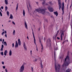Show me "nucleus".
Here are the masks:
<instances>
[{"instance_id":"obj_1","label":"nucleus","mask_w":72,"mask_h":72,"mask_svg":"<svg viewBox=\"0 0 72 72\" xmlns=\"http://www.w3.org/2000/svg\"><path fill=\"white\" fill-rule=\"evenodd\" d=\"M69 52L68 51L67 54V55L65 59V62L64 63V64L62 65V67L64 68L65 66H68V64L70 63L69 62Z\"/></svg>"},{"instance_id":"obj_2","label":"nucleus","mask_w":72,"mask_h":72,"mask_svg":"<svg viewBox=\"0 0 72 72\" xmlns=\"http://www.w3.org/2000/svg\"><path fill=\"white\" fill-rule=\"evenodd\" d=\"M46 9H41V8H39L38 9H35V10H34V12L35 13L36 12H41L42 14H44L45 13V10Z\"/></svg>"},{"instance_id":"obj_3","label":"nucleus","mask_w":72,"mask_h":72,"mask_svg":"<svg viewBox=\"0 0 72 72\" xmlns=\"http://www.w3.org/2000/svg\"><path fill=\"white\" fill-rule=\"evenodd\" d=\"M55 67L56 72H60L59 70H60V65L58 64V66H57L56 64H55Z\"/></svg>"},{"instance_id":"obj_4","label":"nucleus","mask_w":72,"mask_h":72,"mask_svg":"<svg viewBox=\"0 0 72 72\" xmlns=\"http://www.w3.org/2000/svg\"><path fill=\"white\" fill-rule=\"evenodd\" d=\"M25 63H24L21 66L20 69V72H23L24 69V65Z\"/></svg>"},{"instance_id":"obj_5","label":"nucleus","mask_w":72,"mask_h":72,"mask_svg":"<svg viewBox=\"0 0 72 72\" xmlns=\"http://www.w3.org/2000/svg\"><path fill=\"white\" fill-rule=\"evenodd\" d=\"M33 31V37L34 38V43L35 44L36 46V50L37 51H38V48H37V45H36V40H35V36L34 35V34L33 33V30H32Z\"/></svg>"},{"instance_id":"obj_6","label":"nucleus","mask_w":72,"mask_h":72,"mask_svg":"<svg viewBox=\"0 0 72 72\" xmlns=\"http://www.w3.org/2000/svg\"><path fill=\"white\" fill-rule=\"evenodd\" d=\"M23 47L24 50L26 51H27V46H26V43H25V42H23Z\"/></svg>"},{"instance_id":"obj_7","label":"nucleus","mask_w":72,"mask_h":72,"mask_svg":"<svg viewBox=\"0 0 72 72\" xmlns=\"http://www.w3.org/2000/svg\"><path fill=\"white\" fill-rule=\"evenodd\" d=\"M58 6H59V10H60L61 8V2H60V0H58Z\"/></svg>"},{"instance_id":"obj_8","label":"nucleus","mask_w":72,"mask_h":72,"mask_svg":"<svg viewBox=\"0 0 72 72\" xmlns=\"http://www.w3.org/2000/svg\"><path fill=\"white\" fill-rule=\"evenodd\" d=\"M48 10L50 12H52L54 11V10L53 9V8L52 7H48Z\"/></svg>"},{"instance_id":"obj_9","label":"nucleus","mask_w":72,"mask_h":72,"mask_svg":"<svg viewBox=\"0 0 72 72\" xmlns=\"http://www.w3.org/2000/svg\"><path fill=\"white\" fill-rule=\"evenodd\" d=\"M24 24H25V27L26 28V29H28V27H27V23H26V22H24Z\"/></svg>"},{"instance_id":"obj_10","label":"nucleus","mask_w":72,"mask_h":72,"mask_svg":"<svg viewBox=\"0 0 72 72\" xmlns=\"http://www.w3.org/2000/svg\"><path fill=\"white\" fill-rule=\"evenodd\" d=\"M18 44L19 46H21V42L20 39H18Z\"/></svg>"},{"instance_id":"obj_11","label":"nucleus","mask_w":72,"mask_h":72,"mask_svg":"<svg viewBox=\"0 0 72 72\" xmlns=\"http://www.w3.org/2000/svg\"><path fill=\"white\" fill-rule=\"evenodd\" d=\"M64 36V33L63 32H62L61 33V40H62V37L63 36Z\"/></svg>"},{"instance_id":"obj_12","label":"nucleus","mask_w":72,"mask_h":72,"mask_svg":"<svg viewBox=\"0 0 72 72\" xmlns=\"http://www.w3.org/2000/svg\"><path fill=\"white\" fill-rule=\"evenodd\" d=\"M18 43L17 42V41H16V44H15V48H17V47H18Z\"/></svg>"},{"instance_id":"obj_13","label":"nucleus","mask_w":72,"mask_h":72,"mask_svg":"<svg viewBox=\"0 0 72 72\" xmlns=\"http://www.w3.org/2000/svg\"><path fill=\"white\" fill-rule=\"evenodd\" d=\"M3 48H4V45H3V44H2L1 49H0V51H3Z\"/></svg>"},{"instance_id":"obj_14","label":"nucleus","mask_w":72,"mask_h":72,"mask_svg":"<svg viewBox=\"0 0 72 72\" xmlns=\"http://www.w3.org/2000/svg\"><path fill=\"white\" fill-rule=\"evenodd\" d=\"M7 53L8 52L7 51V50H6L4 52V55L6 56V54H7Z\"/></svg>"},{"instance_id":"obj_15","label":"nucleus","mask_w":72,"mask_h":72,"mask_svg":"<svg viewBox=\"0 0 72 72\" xmlns=\"http://www.w3.org/2000/svg\"><path fill=\"white\" fill-rule=\"evenodd\" d=\"M9 18L10 19H13V15L12 14H11L10 15V16Z\"/></svg>"},{"instance_id":"obj_16","label":"nucleus","mask_w":72,"mask_h":72,"mask_svg":"<svg viewBox=\"0 0 72 72\" xmlns=\"http://www.w3.org/2000/svg\"><path fill=\"white\" fill-rule=\"evenodd\" d=\"M40 42L41 44V46H42V50H43L44 49V48H43V45H42V44H41V40H40Z\"/></svg>"},{"instance_id":"obj_17","label":"nucleus","mask_w":72,"mask_h":72,"mask_svg":"<svg viewBox=\"0 0 72 72\" xmlns=\"http://www.w3.org/2000/svg\"><path fill=\"white\" fill-rule=\"evenodd\" d=\"M9 54L10 56H11V55H12V50H10V51H9Z\"/></svg>"},{"instance_id":"obj_18","label":"nucleus","mask_w":72,"mask_h":72,"mask_svg":"<svg viewBox=\"0 0 72 72\" xmlns=\"http://www.w3.org/2000/svg\"><path fill=\"white\" fill-rule=\"evenodd\" d=\"M54 13L55 15H56V17L58 16V12H54Z\"/></svg>"},{"instance_id":"obj_19","label":"nucleus","mask_w":72,"mask_h":72,"mask_svg":"<svg viewBox=\"0 0 72 72\" xmlns=\"http://www.w3.org/2000/svg\"><path fill=\"white\" fill-rule=\"evenodd\" d=\"M62 9H64V3H63L62 4Z\"/></svg>"},{"instance_id":"obj_20","label":"nucleus","mask_w":72,"mask_h":72,"mask_svg":"<svg viewBox=\"0 0 72 72\" xmlns=\"http://www.w3.org/2000/svg\"><path fill=\"white\" fill-rule=\"evenodd\" d=\"M25 11L24 10H23V14L24 17L25 16Z\"/></svg>"},{"instance_id":"obj_21","label":"nucleus","mask_w":72,"mask_h":72,"mask_svg":"<svg viewBox=\"0 0 72 72\" xmlns=\"http://www.w3.org/2000/svg\"><path fill=\"white\" fill-rule=\"evenodd\" d=\"M5 3L6 5H8V0H4Z\"/></svg>"},{"instance_id":"obj_22","label":"nucleus","mask_w":72,"mask_h":72,"mask_svg":"<svg viewBox=\"0 0 72 72\" xmlns=\"http://www.w3.org/2000/svg\"><path fill=\"white\" fill-rule=\"evenodd\" d=\"M1 55H2V56H3L4 55V53H3V52H2L0 53Z\"/></svg>"},{"instance_id":"obj_23","label":"nucleus","mask_w":72,"mask_h":72,"mask_svg":"<svg viewBox=\"0 0 72 72\" xmlns=\"http://www.w3.org/2000/svg\"><path fill=\"white\" fill-rule=\"evenodd\" d=\"M18 3H17V7L16 8V11H17V9H18Z\"/></svg>"},{"instance_id":"obj_24","label":"nucleus","mask_w":72,"mask_h":72,"mask_svg":"<svg viewBox=\"0 0 72 72\" xmlns=\"http://www.w3.org/2000/svg\"><path fill=\"white\" fill-rule=\"evenodd\" d=\"M7 10H8V7L6 6L5 7V11H7Z\"/></svg>"},{"instance_id":"obj_25","label":"nucleus","mask_w":72,"mask_h":72,"mask_svg":"<svg viewBox=\"0 0 72 72\" xmlns=\"http://www.w3.org/2000/svg\"><path fill=\"white\" fill-rule=\"evenodd\" d=\"M48 42H50V43H51V40H50V39H49L48 40Z\"/></svg>"},{"instance_id":"obj_26","label":"nucleus","mask_w":72,"mask_h":72,"mask_svg":"<svg viewBox=\"0 0 72 72\" xmlns=\"http://www.w3.org/2000/svg\"><path fill=\"white\" fill-rule=\"evenodd\" d=\"M7 14L8 16H9V11H7Z\"/></svg>"},{"instance_id":"obj_27","label":"nucleus","mask_w":72,"mask_h":72,"mask_svg":"<svg viewBox=\"0 0 72 72\" xmlns=\"http://www.w3.org/2000/svg\"><path fill=\"white\" fill-rule=\"evenodd\" d=\"M40 0L41 1V0ZM43 0V1H43V3H42V4L43 5H44V4L45 3V0Z\"/></svg>"},{"instance_id":"obj_28","label":"nucleus","mask_w":72,"mask_h":72,"mask_svg":"<svg viewBox=\"0 0 72 72\" xmlns=\"http://www.w3.org/2000/svg\"><path fill=\"white\" fill-rule=\"evenodd\" d=\"M62 9V15H63V14H64V9Z\"/></svg>"},{"instance_id":"obj_29","label":"nucleus","mask_w":72,"mask_h":72,"mask_svg":"<svg viewBox=\"0 0 72 72\" xmlns=\"http://www.w3.org/2000/svg\"><path fill=\"white\" fill-rule=\"evenodd\" d=\"M42 63H40V65L41 68H43V66L42 65Z\"/></svg>"},{"instance_id":"obj_30","label":"nucleus","mask_w":72,"mask_h":72,"mask_svg":"<svg viewBox=\"0 0 72 72\" xmlns=\"http://www.w3.org/2000/svg\"><path fill=\"white\" fill-rule=\"evenodd\" d=\"M59 31H58L57 32V34L56 35V37H57V35H58V33H59Z\"/></svg>"},{"instance_id":"obj_31","label":"nucleus","mask_w":72,"mask_h":72,"mask_svg":"<svg viewBox=\"0 0 72 72\" xmlns=\"http://www.w3.org/2000/svg\"><path fill=\"white\" fill-rule=\"evenodd\" d=\"M0 15L1 16V17H2L3 16V15H2V13H1V12L0 11Z\"/></svg>"},{"instance_id":"obj_32","label":"nucleus","mask_w":72,"mask_h":72,"mask_svg":"<svg viewBox=\"0 0 72 72\" xmlns=\"http://www.w3.org/2000/svg\"><path fill=\"white\" fill-rule=\"evenodd\" d=\"M15 30H14L13 32V35H15Z\"/></svg>"},{"instance_id":"obj_33","label":"nucleus","mask_w":72,"mask_h":72,"mask_svg":"<svg viewBox=\"0 0 72 72\" xmlns=\"http://www.w3.org/2000/svg\"><path fill=\"white\" fill-rule=\"evenodd\" d=\"M54 58H55V52H54Z\"/></svg>"},{"instance_id":"obj_34","label":"nucleus","mask_w":72,"mask_h":72,"mask_svg":"<svg viewBox=\"0 0 72 72\" xmlns=\"http://www.w3.org/2000/svg\"><path fill=\"white\" fill-rule=\"evenodd\" d=\"M4 44H5V46H7V44L6 43V42H4Z\"/></svg>"},{"instance_id":"obj_35","label":"nucleus","mask_w":72,"mask_h":72,"mask_svg":"<svg viewBox=\"0 0 72 72\" xmlns=\"http://www.w3.org/2000/svg\"><path fill=\"white\" fill-rule=\"evenodd\" d=\"M12 48H14V43H13L12 44Z\"/></svg>"},{"instance_id":"obj_36","label":"nucleus","mask_w":72,"mask_h":72,"mask_svg":"<svg viewBox=\"0 0 72 72\" xmlns=\"http://www.w3.org/2000/svg\"><path fill=\"white\" fill-rule=\"evenodd\" d=\"M28 3H27V6L28 10V11H29V8H28Z\"/></svg>"},{"instance_id":"obj_37","label":"nucleus","mask_w":72,"mask_h":72,"mask_svg":"<svg viewBox=\"0 0 72 72\" xmlns=\"http://www.w3.org/2000/svg\"><path fill=\"white\" fill-rule=\"evenodd\" d=\"M12 24H14V25H15V22H14L13 21H12Z\"/></svg>"},{"instance_id":"obj_38","label":"nucleus","mask_w":72,"mask_h":72,"mask_svg":"<svg viewBox=\"0 0 72 72\" xmlns=\"http://www.w3.org/2000/svg\"><path fill=\"white\" fill-rule=\"evenodd\" d=\"M5 33V32H3L2 33V35H4V34Z\"/></svg>"},{"instance_id":"obj_39","label":"nucleus","mask_w":72,"mask_h":72,"mask_svg":"<svg viewBox=\"0 0 72 72\" xmlns=\"http://www.w3.org/2000/svg\"><path fill=\"white\" fill-rule=\"evenodd\" d=\"M28 5L29 6V7L30 8H31V6H30V3H28Z\"/></svg>"},{"instance_id":"obj_40","label":"nucleus","mask_w":72,"mask_h":72,"mask_svg":"<svg viewBox=\"0 0 72 72\" xmlns=\"http://www.w3.org/2000/svg\"><path fill=\"white\" fill-rule=\"evenodd\" d=\"M5 71L6 72H8V70H7V69H6V68L5 69Z\"/></svg>"},{"instance_id":"obj_41","label":"nucleus","mask_w":72,"mask_h":72,"mask_svg":"<svg viewBox=\"0 0 72 72\" xmlns=\"http://www.w3.org/2000/svg\"><path fill=\"white\" fill-rule=\"evenodd\" d=\"M2 64L3 65L4 64V62L3 61L2 62Z\"/></svg>"},{"instance_id":"obj_42","label":"nucleus","mask_w":72,"mask_h":72,"mask_svg":"<svg viewBox=\"0 0 72 72\" xmlns=\"http://www.w3.org/2000/svg\"><path fill=\"white\" fill-rule=\"evenodd\" d=\"M31 68H32V72H33V68L32 67H31Z\"/></svg>"},{"instance_id":"obj_43","label":"nucleus","mask_w":72,"mask_h":72,"mask_svg":"<svg viewBox=\"0 0 72 72\" xmlns=\"http://www.w3.org/2000/svg\"><path fill=\"white\" fill-rule=\"evenodd\" d=\"M3 69H5V66H3Z\"/></svg>"},{"instance_id":"obj_44","label":"nucleus","mask_w":72,"mask_h":72,"mask_svg":"<svg viewBox=\"0 0 72 72\" xmlns=\"http://www.w3.org/2000/svg\"><path fill=\"white\" fill-rule=\"evenodd\" d=\"M37 60L36 59H35L34 60V62H36Z\"/></svg>"},{"instance_id":"obj_45","label":"nucleus","mask_w":72,"mask_h":72,"mask_svg":"<svg viewBox=\"0 0 72 72\" xmlns=\"http://www.w3.org/2000/svg\"><path fill=\"white\" fill-rule=\"evenodd\" d=\"M1 9H4V7L3 6H2L1 7Z\"/></svg>"},{"instance_id":"obj_46","label":"nucleus","mask_w":72,"mask_h":72,"mask_svg":"<svg viewBox=\"0 0 72 72\" xmlns=\"http://www.w3.org/2000/svg\"><path fill=\"white\" fill-rule=\"evenodd\" d=\"M49 4H50V5H51V1L50 2H49Z\"/></svg>"},{"instance_id":"obj_47","label":"nucleus","mask_w":72,"mask_h":72,"mask_svg":"<svg viewBox=\"0 0 72 72\" xmlns=\"http://www.w3.org/2000/svg\"><path fill=\"white\" fill-rule=\"evenodd\" d=\"M5 37H7V35H6V34L5 35Z\"/></svg>"},{"instance_id":"obj_48","label":"nucleus","mask_w":72,"mask_h":72,"mask_svg":"<svg viewBox=\"0 0 72 72\" xmlns=\"http://www.w3.org/2000/svg\"><path fill=\"white\" fill-rule=\"evenodd\" d=\"M4 33H5L6 34V31H5V30L4 31Z\"/></svg>"},{"instance_id":"obj_49","label":"nucleus","mask_w":72,"mask_h":72,"mask_svg":"<svg viewBox=\"0 0 72 72\" xmlns=\"http://www.w3.org/2000/svg\"><path fill=\"white\" fill-rule=\"evenodd\" d=\"M30 54L31 55H32V50L30 51Z\"/></svg>"},{"instance_id":"obj_50","label":"nucleus","mask_w":72,"mask_h":72,"mask_svg":"<svg viewBox=\"0 0 72 72\" xmlns=\"http://www.w3.org/2000/svg\"><path fill=\"white\" fill-rule=\"evenodd\" d=\"M0 41L1 42L2 41V39L1 38L0 39Z\"/></svg>"},{"instance_id":"obj_51","label":"nucleus","mask_w":72,"mask_h":72,"mask_svg":"<svg viewBox=\"0 0 72 72\" xmlns=\"http://www.w3.org/2000/svg\"><path fill=\"white\" fill-rule=\"evenodd\" d=\"M27 39H28V40H29V38H28V36H27Z\"/></svg>"},{"instance_id":"obj_52","label":"nucleus","mask_w":72,"mask_h":72,"mask_svg":"<svg viewBox=\"0 0 72 72\" xmlns=\"http://www.w3.org/2000/svg\"><path fill=\"white\" fill-rule=\"evenodd\" d=\"M4 39H3V41H2V42H4Z\"/></svg>"},{"instance_id":"obj_53","label":"nucleus","mask_w":72,"mask_h":72,"mask_svg":"<svg viewBox=\"0 0 72 72\" xmlns=\"http://www.w3.org/2000/svg\"><path fill=\"white\" fill-rule=\"evenodd\" d=\"M57 39H58V40H59V39H60V38H59L58 37H57Z\"/></svg>"},{"instance_id":"obj_54","label":"nucleus","mask_w":72,"mask_h":72,"mask_svg":"<svg viewBox=\"0 0 72 72\" xmlns=\"http://www.w3.org/2000/svg\"><path fill=\"white\" fill-rule=\"evenodd\" d=\"M5 42H4V44H3V45H5Z\"/></svg>"},{"instance_id":"obj_55","label":"nucleus","mask_w":72,"mask_h":72,"mask_svg":"<svg viewBox=\"0 0 72 72\" xmlns=\"http://www.w3.org/2000/svg\"><path fill=\"white\" fill-rule=\"evenodd\" d=\"M11 22V21L10 20L8 21V22Z\"/></svg>"},{"instance_id":"obj_56","label":"nucleus","mask_w":72,"mask_h":72,"mask_svg":"<svg viewBox=\"0 0 72 72\" xmlns=\"http://www.w3.org/2000/svg\"><path fill=\"white\" fill-rule=\"evenodd\" d=\"M71 26H72V23H71Z\"/></svg>"},{"instance_id":"obj_57","label":"nucleus","mask_w":72,"mask_h":72,"mask_svg":"<svg viewBox=\"0 0 72 72\" xmlns=\"http://www.w3.org/2000/svg\"><path fill=\"white\" fill-rule=\"evenodd\" d=\"M1 12H3V11H2V10H1Z\"/></svg>"},{"instance_id":"obj_58","label":"nucleus","mask_w":72,"mask_h":72,"mask_svg":"<svg viewBox=\"0 0 72 72\" xmlns=\"http://www.w3.org/2000/svg\"><path fill=\"white\" fill-rule=\"evenodd\" d=\"M36 3L37 4H38V2H37Z\"/></svg>"},{"instance_id":"obj_59","label":"nucleus","mask_w":72,"mask_h":72,"mask_svg":"<svg viewBox=\"0 0 72 72\" xmlns=\"http://www.w3.org/2000/svg\"><path fill=\"white\" fill-rule=\"evenodd\" d=\"M3 42H2V44H3Z\"/></svg>"},{"instance_id":"obj_60","label":"nucleus","mask_w":72,"mask_h":72,"mask_svg":"<svg viewBox=\"0 0 72 72\" xmlns=\"http://www.w3.org/2000/svg\"><path fill=\"white\" fill-rule=\"evenodd\" d=\"M71 6H72V5H71L70 6V8H71Z\"/></svg>"},{"instance_id":"obj_61","label":"nucleus","mask_w":72,"mask_h":72,"mask_svg":"<svg viewBox=\"0 0 72 72\" xmlns=\"http://www.w3.org/2000/svg\"><path fill=\"white\" fill-rule=\"evenodd\" d=\"M2 27H3V25H2Z\"/></svg>"},{"instance_id":"obj_62","label":"nucleus","mask_w":72,"mask_h":72,"mask_svg":"<svg viewBox=\"0 0 72 72\" xmlns=\"http://www.w3.org/2000/svg\"><path fill=\"white\" fill-rule=\"evenodd\" d=\"M12 3H13V2H12Z\"/></svg>"},{"instance_id":"obj_63","label":"nucleus","mask_w":72,"mask_h":72,"mask_svg":"<svg viewBox=\"0 0 72 72\" xmlns=\"http://www.w3.org/2000/svg\"><path fill=\"white\" fill-rule=\"evenodd\" d=\"M1 8H0V10H1Z\"/></svg>"},{"instance_id":"obj_64","label":"nucleus","mask_w":72,"mask_h":72,"mask_svg":"<svg viewBox=\"0 0 72 72\" xmlns=\"http://www.w3.org/2000/svg\"><path fill=\"white\" fill-rule=\"evenodd\" d=\"M4 29H3V31H4Z\"/></svg>"}]
</instances>
